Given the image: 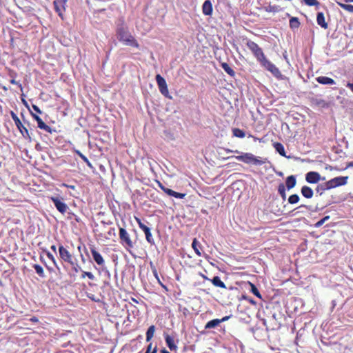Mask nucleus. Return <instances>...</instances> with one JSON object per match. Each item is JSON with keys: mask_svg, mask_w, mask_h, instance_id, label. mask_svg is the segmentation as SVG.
<instances>
[{"mask_svg": "<svg viewBox=\"0 0 353 353\" xmlns=\"http://www.w3.org/2000/svg\"><path fill=\"white\" fill-rule=\"evenodd\" d=\"M324 104L325 103V101L323 100H321L319 102H318V104L319 105H321V104Z\"/></svg>", "mask_w": 353, "mask_h": 353, "instance_id": "obj_55", "label": "nucleus"}, {"mask_svg": "<svg viewBox=\"0 0 353 353\" xmlns=\"http://www.w3.org/2000/svg\"><path fill=\"white\" fill-rule=\"evenodd\" d=\"M348 176H337L325 182V189H332L347 183Z\"/></svg>", "mask_w": 353, "mask_h": 353, "instance_id": "obj_7", "label": "nucleus"}, {"mask_svg": "<svg viewBox=\"0 0 353 353\" xmlns=\"http://www.w3.org/2000/svg\"><path fill=\"white\" fill-rule=\"evenodd\" d=\"M119 236L121 244L128 250L133 248L134 243L130 234L123 228H119Z\"/></svg>", "mask_w": 353, "mask_h": 353, "instance_id": "obj_3", "label": "nucleus"}, {"mask_svg": "<svg viewBox=\"0 0 353 353\" xmlns=\"http://www.w3.org/2000/svg\"><path fill=\"white\" fill-rule=\"evenodd\" d=\"M316 22L323 29L328 28V24L325 21V16L323 12H318L316 16Z\"/></svg>", "mask_w": 353, "mask_h": 353, "instance_id": "obj_17", "label": "nucleus"}, {"mask_svg": "<svg viewBox=\"0 0 353 353\" xmlns=\"http://www.w3.org/2000/svg\"><path fill=\"white\" fill-rule=\"evenodd\" d=\"M32 108H33V110H34L37 113H38V114H41V113H42L41 110H40V108H39L37 105H32Z\"/></svg>", "mask_w": 353, "mask_h": 353, "instance_id": "obj_46", "label": "nucleus"}, {"mask_svg": "<svg viewBox=\"0 0 353 353\" xmlns=\"http://www.w3.org/2000/svg\"><path fill=\"white\" fill-rule=\"evenodd\" d=\"M325 183H324L323 184H320V185H317V187L316 188V191L317 192H319L320 194H322L323 192L328 190V189H325Z\"/></svg>", "mask_w": 353, "mask_h": 353, "instance_id": "obj_39", "label": "nucleus"}, {"mask_svg": "<svg viewBox=\"0 0 353 353\" xmlns=\"http://www.w3.org/2000/svg\"><path fill=\"white\" fill-rule=\"evenodd\" d=\"M155 79L160 92L164 97L171 99V97L169 95V90L165 79L160 74H157Z\"/></svg>", "mask_w": 353, "mask_h": 353, "instance_id": "obj_8", "label": "nucleus"}, {"mask_svg": "<svg viewBox=\"0 0 353 353\" xmlns=\"http://www.w3.org/2000/svg\"><path fill=\"white\" fill-rule=\"evenodd\" d=\"M345 3L353 2V0H344Z\"/></svg>", "mask_w": 353, "mask_h": 353, "instance_id": "obj_56", "label": "nucleus"}, {"mask_svg": "<svg viewBox=\"0 0 353 353\" xmlns=\"http://www.w3.org/2000/svg\"><path fill=\"white\" fill-rule=\"evenodd\" d=\"M330 216H325V217H323V218L322 219V220H323V221H325V222L326 221L329 220V219H330Z\"/></svg>", "mask_w": 353, "mask_h": 353, "instance_id": "obj_52", "label": "nucleus"}, {"mask_svg": "<svg viewBox=\"0 0 353 353\" xmlns=\"http://www.w3.org/2000/svg\"><path fill=\"white\" fill-rule=\"evenodd\" d=\"M30 321L32 323H38L39 322V319L36 316H32L30 319Z\"/></svg>", "mask_w": 353, "mask_h": 353, "instance_id": "obj_49", "label": "nucleus"}, {"mask_svg": "<svg viewBox=\"0 0 353 353\" xmlns=\"http://www.w3.org/2000/svg\"><path fill=\"white\" fill-rule=\"evenodd\" d=\"M152 344L150 343L147 347V350H146L145 353H157V346H155L152 350Z\"/></svg>", "mask_w": 353, "mask_h": 353, "instance_id": "obj_41", "label": "nucleus"}, {"mask_svg": "<svg viewBox=\"0 0 353 353\" xmlns=\"http://www.w3.org/2000/svg\"><path fill=\"white\" fill-rule=\"evenodd\" d=\"M325 223V221H323L322 220V219L321 220H319V221H317L315 224H314V227L315 228H320L321 226H322L323 225V223Z\"/></svg>", "mask_w": 353, "mask_h": 353, "instance_id": "obj_45", "label": "nucleus"}, {"mask_svg": "<svg viewBox=\"0 0 353 353\" xmlns=\"http://www.w3.org/2000/svg\"><path fill=\"white\" fill-rule=\"evenodd\" d=\"M220 323H221V321H219V319H215L208 321L205 324V329L214 328V327H217Z\"/></svg>", "mask_w": 353, "mask_h": 353, "instance_id": "obj_27", "label": "nucleus"}, {"mask_svg": "<svg viewBox=\"0 0 353 353\" xmlns=\"http://www.w3.org/2000/svg\"><path fill=\"white\" fill-rule=\"evenodd\" d=\"M51 250H53L54 252H56L57 251V247L55 245H52L51 247H50Z\"/></svg>", "mask_w": 353, "mask_h": 353, "instance_id": "obj_51", "label": "nucleus"}, {"mask_svg": "<svg viewBox=\"0 0 353 353\" xmlns=\"http://www.w3.org/2000/svg\"><path fill=\"white\" fill-rule=\"evenodd\" d=\"M50 199L53 202L57 210L61 214H65L68 210V205L62 201V199H61L59 197L52 196Z\"/></svg>", "mask_w": 353, "mask_h": 353, "instance_id": "obj_11", "label": "nucleus"}, {"mask_svg": "<svg viewBox=\"0 0 353 353\" xmlns=\"http://www.w3.org/2000/svg\"><path fill=\"white\" fill-rule=\"evenodd\" d=\"M301 194L306 199H311L314 194L312 189L307 185H304L301 188Z\"/></svg>", "mask_w": 353, "mask_h": 353, "instance_id": "obj_20", "label": "nucleus"}, {"mask_svg": "<svg viewBox=\"0 0 353 353\" xmlns=\"http://www.w3.org/2000/svg\"><path fill=\"white\" fill-rule=\"evenodd\" d=\"M299 201V196L298 194H292L288 198V202L290 204H295V203H298Z\"/></svg>", "mask_w": 353, "mask_h": 353, "instance_id": "obj_37", "label": "nucleus"}, {"mask_svg": "<svg viewBox=\"0 0 353 353\" xmlns=\"http://www.w3.org/2000/svg\"><path fill=\"white\" fill-rule=\"evenodd\" d=\"M155 332V326L150 325L146 332V341H150L152 338L154 336V334Z\"/></svg>", "mask_w": 353, "mask_h": 353, "instance_id": "obj_29", "label": "nucleus"}, {"mask_svg": "<svg viewBox=\"0 0 353 353\" xmlns=\"http://www.w3.org/2000/svg\"><path fill=\"white\" fill-rule=\"evenodd\" d=\"M152 272L154 274V276L156 277V279L160 282L159 281V276H158V272H157V270L155 268H154L152 269Z\"/></svg>", "mask_w": 353, "mask_h": 353, "instance_id": "obj_47", "label": "nucleus"}, {"mask_svg": "<svg viewBox=\"0 0 353 353\" xmlns=\"http://www.w3.org/2000/svg\"><path fill=\"white\" fill-rule=\"evenodd\" d=\"M245 45L265 69L270 72L276 77L281 75L279 69L266 58L262 48L256 43L248 39Z\"/></svg>", "mask_w": 353, "mask_h": 353, "instance_id": "obj_1", "label": "nucleus"}, {"mask_svg": "<svg viewBox=\"0 0 353 353\" xmlns=\"http://www.w3.org/2000/svg\"><path fill=\"white\" fill-rule=\"evenodd\" d=\"M192 247L198 256H201L202 255L201 252V245L196 238H194L192 241Z\"/></svg>", "mask_w": 353, "mask_h": 353, "instance_id": "obj_23", "label": "nucleus"}, {"mask_svg": "<svg viewBox=\"0 0 353 353\" xmlns=\"http://www.w3.org/2000/svg\"><path fill=\"white\" fill-rule=\"evenodd\" d=\"M77 250L80 252L81 251V245L77 247Z\"/></svg>", "mask_w": 353, "mask_h": 353, "instance_id": "obj_59", "label": "nucleus"}, {"mask_svg": "<svg viewBox=\"0 0 353 353\" xmlns=\"http://www.w3.org/2000/svg\"><path fill=\"white\" fill-rule=\"evenodd\" d=\"M305 180L309 183H317L321 180V175L317 172L310 171L306 174Z\"/></svg>", "mask_w": 353, "mask_h": 353, "instance_id": "obj_15", "label": "nucleus"}, {"mask_svg": "<svg viewBox=\"0 0 353 353\" xmlns=\"http://www.w3.org/2000/svg\"><path fill=\"white\" fill-rule=\"evenodd\" d=\"M165 343L170 350H176L177 349V346L174 343V338L170 336L169 334H166L165 336Z\"/></svg>", "mask_w": 353, "mask_h": 353, "instance_id": "obj_21", "label": "nucleus"}, {"mask_svg": "<svg viewBox=\"0 0 353 353\" xmlns=\"http://www.w3.org/2000/svg\"><path fill=\"white\" fill-rule=\"evenodd\" d=\"M235 159L245 163H252L256 165H261L265 163L260 158L255 157L252 153H244L241 155L236 156Z\"/></svg>", "mask_w": 353, "mask_h": 353, "instance_id": "obj_4", "label": "nucleus"}, {"mask_svg": "<svg viewBox=\"0 0 353 353\" xmlns=\"http://www.w3.org/2000/svg\"><path fill=\"white\" fill-rule=\"evenodd\" d=\"M61 185L64 186V187H66V188H70V189H72V190L75 189V186L73 185H68L66 183H63Z\"/></svg>", "mask_w": 353, "mask_h": 353, "instance_id": "obj_48", "label": "nucleus"}, {"mask_svg": "<svg viewBox=\"0 0 353 353\" xmlns=\"http://www.w3.org/2000/svg\"><path fill=\"white\" fill-rule=\"evenodd\" d=\"M161 353H170V352H168L167 350H165V349H163V350H161Z\"/></svg>", "mask_w": 353, "mask_h": 353, "instance_id": "obj_53", "label": "nucleus"}, {"mask_svg": "<svg viewBox=\"0 0 353 353\" xmlns=\"http://www.w3.org/2000/svg\"><path fill=\"white\" fill-rule=\"evenodd\" d=\"M302 207L307 208V205H301L299 208H302Z\"/></svg>", "mask_w": 353, "mask_h": 353, "instance_id": "obj_58", "label": "nucleus"}, {"mask_svg": "<svg viewBox=\"0 0 353 353\" xmlns=\"http://www.w3.org/2000/svg\"><path fill=\"white\" fill-rule=\"evenodd\" d=\"M296 183V177L294 175H290L286 178L285 185L288 190L293 188Z\"/></svg>", "mask_w": 353, "mask_h": 353, "instance_id": "obj_22", "label": "nucleus"}, {"mask_svg": "<svg viewBox=\"0 0 353 353\" xmlns=\"http://www.w3.org/2000/svg\"><path fill=\"white\" fill-rule=\"evenodd\" d=\"M305 3L309 6H319V2L317 0H303Z\"/></svg>", "mask_w": 353, "mask_h": 353, "instance_id": "obj_38", "label": "nucleus"}, {"mask_svg": "<svg viewBox=\"0 0 353 353\" xmlns=\"http://www.w3.org/2000/svg\"><path fill=\"white\" fill-rule=\"evenodd\" d=\"M212 4L210 0L204 1L202 6V12L206 16H210L212 14Z\"/></svg>", "mask_w": 353, "mask_h": 353, "instance_id": "obj_16", "label": "nucleus"}, {"mask_svg": "<svg viewBox=\"0 0 353 353\" xmlns=\"http://www.w3.org/2000/svg\"><path fill=\"white\" fill-rule=\"evenodd\" d=\"M159 187L168 195L174 196L177 199H183L185 196V194L175 192L170 188H165L160 182H158Z\"/></svg>", "mask_w": 353, "mask_h": 353, "instance_id": "obj_13", "label": "nucleus"}, {"mask_svg": "<svg viewBox=\"0 0 353 353\" xmlns=\"http://www.w3.org/2000/svg\"><path fill=\"white\" fill-rule=\"evenodd\" d=\"M33 268H34L36 272L37 273V274L39 276H41V277L45 276L43 269L40 265L34 264V265H33Z\"/></svg>", "mask_w": 353, "mask_h": 353, "instance_id": "obj_33", "label": "nucleus"}, {"mask_svg": "<svg viewBox=\"0 0 353 353\" xmlns=\"http://www.w3.org/2000/svg\"><path fill=\"white\" fill-rule=\"evenodd\" d=\"M243 299L246 300L248 302H249L250 304H252L253 305H255L256 304V302L253 299H252L250 297H248L246 296H243Z\"/></svg>", "mask_w": 353, "mask_h": 353, "instance_id": "obj_43", "label": "nucleus"}, {"mask_svg": "<svg viewBox=\"0 0 353 353\" xmlns=\"http://www.w3.org/2000/svg\"><path fill=\"white\" fill-rule=\"evenodd\" d=\"M229 319H230L229 316H225L223 317L221 319H219V321H221V323H222V322H225V321H228Z\"/></svg>", "mask_w": 353, "mask_h": 353, "instance_id": "obj_50", "label": "nucleus"}, {"mask_svg": "<svg viewBox=\"0 0 353 353\" xmlns=\"http://www.w3.org/2000/svg\"><path fill=\"white\" fill-rule=\"evenodd\" d=\"M117 39L126 46H130L136 48H139V44L136 39L128 31L123 28H119L117 32Z\"/></svg>", "mask_w": 353, "mask_h": 353, "instance_id": "obj_2", "label": "nucleus"}, {"mask_svg": "<svg viewBox=\"0 0 353 353\" xmlns=\"http://www.w3.org/2000/svg\"><path fill=\"white\" fill-rule=\"evenodd\" d=\"M290 27L292 30L298 29L300 26V21L298 17H293L289 21Z\"/></svg>", "mask_w": 353, "mask_h": 353, "instance_id": "obj_26", "label": "nucleus"}, {"mask_svg": "<svg viewBox=\"0 0 353 353\" xmlns=\"http://www.w3.org/2000/svg\"><path fill=\"white\" fill-rule=\"evenodd\" d=\"M316 81L319 83L323 85H334L335 84V81L330 77L325 76H320L316 78Z\"/></svg>", "mask_w": 353, "mask_h": 353, "instance_id": "obj_18", "label": "nucleus"}, {"mask_svg": "<svg viewBox=\"0 0 353 353\" xmlns=\"http://www.w3.org/2000/svg\"><path fill=\"white\" fill-rule=\"evenodd\" d=\"M10 81L12 84L17 85L21 88V90H22L21 84L19 82L17 81L15 79H11Z\"/></svg>", "mask_w": 353, "mask_h": 353, "instance_id": "obj_44", "label": "nucleus"}, {"mask_svg": "<svg viewBox=\"0 0 353 353\" xmlns=\"http://www.w3.org/2000/svg\"><path fill=\"white\" fill-rule=\"evenodd\" d=\"M337 4L343 10L349 12H353V5L346 4L341 2H337Z\"/></svg>", "mask_w": 353, "mask_h": 353, "instance_id": "obj_31", "label": "nucleus"}, {"mask_svg": "<svg viewBox=\"0 0 353 353\" xmlns=\"http://www.w3.org/2000/svg\"><path fill=\"white\" fill-rule=\"evenodd\" d=\"M273 147L275 150L282 157H286L284 146L279 142H275L273 143Z\"/></svg>", "mask_w": 353, "mask_h": 353, "instance_id": "obj_24", "label": "nucleus"}, {"mask_svg": "<svg viewBox=\"0 0 353 353\" xmlns=\"http://www.w3.org/2000/svg\"><path fill=\"white\" fill-rule=\"evenodd\" d=\"M59 254L60 259L68 264L76 259L70 252L68 247L63 246V245H59Z\"/></svg>", "mask_w": 353, "mask_h": 353, "instance_id": "obj_6", "label": "nucleus"}, {"mask_svg": "<svg viewBox=\"0 0 353 353\" xmlns=\"http://www.w3.org/2000/svg\"><path fill=\"white\" fill-rule=\"evenodd\" d=\"M74 152L89 166L92 167V164L88 159L79 150H75Z\"/></svg>", "mask_w": 353, "mask_h": 353, "instance_id": "obj_32", "label": "nucleus"}, {"mask_svg": "<svg viewBox=\"0 0 353 353\" xmlns=\"http://www.w3.org/2000/svg\"><path fill=\"white\" fill-rule=\"evenodd\" d=\"M81 257L82 261L84 262L85 261V259H84V257H83V256L82 254L81 255Z\"/></svg>", "mask_w": 353, "mask_h": 353, "instance_id": "obj_57", "label": "nucleus"}, {"mask_svg": "<svg viewBox=\"0 0 353 353\" xmlns=\"http://www.w3.org/2000/svg\"><path fill=\"white\" fill-rule=\"evenodd\" d=\"M135 221H137L139 227L143 230L145 233L146 241L151 245L154 244V240L152 237V233L150 232V228L145 225L143 223H142L141 220L138 217H134Z\"/></svg>", "mask_w": 353, "mask_h": 353, "instance_id": "obj_9", "label": "nucleus"}, {"mask_svg": "<svg viewBox=\"0 0 353 353\" xmlns=\"http://www.w3.org/2000/svg\"><path fill=\"white\" fill-rule=\"evenodd\" d=\"M67 0H54L53 2L54 10L58 15L63 19V13L65 11Z\"/></svg>", "mask_w": 353, "mask_h": 353, "instance_id": "obj_10", "label": "nucleus"}, {"mask_svg": "<svg viewBox=\"0 0 353 353\" xmlns=\"http://www.w3.org/2000/svg\"><path fill=\"white\" fill-rule=\"evenodd\" d=\"M46 255H47L48 258L50 260H51L53 262L54 265L58 268L57 263L54 256L48 251H46Z\"/></svg>", "mask_w": 353, "mask_h": 353, "instance_id": "obj_40", "label": "nucleus"}, {"mask_svg": "<svg viewBox=\"0 0 353 353\" xmlns=\"http://www.w3.org/2000/svg\"><path fill=\"white\" fill-rule=\"evenodd\" d=\"M69 265L71 266L72 272L76 274L82 271L77 259L72 261V263H70Z\"/></svg>", "mask_w": 353, "mask_h": 353, "instance_id": "obj_28", "label": "nucleus"}, {"mask_svg": "<svg viewBox=\"0 0 353 353\" xmlns=\"http://www.w3.org/2000/svg\"><path fill=\"white\" fill-rule=\"evenodd\" d=\"M278 192L283 200L286 198L285 188L283 183L279 184L278 187Z\"/></svg>", "mask_w": 353, "mask_h": 353, "instance_id": "obj_35", "label": "nucleus"}, {"mask_svg": "<svg viewBox=\"0 0 353 353\" xmlns=\"http://www.w3.org/2000/svg\"><path fill=\"white\" fill-rule=\"evenodd\" d=\"M85 277H88L90 280H94L95 276L94 274L90 272H85V271H81V278L82 279H85Z\"/></svg>", "mask_w": 353, "mask_h": 353, "instance_id": "obj_36", "label": "nucleus"}, {"mask_svg": "<svg viewBox=\"0 0 353 353\" xmlns=\"http://www.w3.org/2000/svg\"><path fill=\"white\" fill-rule=\"evenodd\" d=\"M205 279H208L212 282V283L216 286L223 289H226V285L225 283L221 280L220 277L218 276H214L212 279H209L206 276H204Z\"/></svg>", "mask_w": 353, "mask_h": 353, "instance_id": "obj_19", "label": "nucleus"}, {"mask_svg": "<svg viewBox=\"0 0 353 353\" xmlns=\"http://www.w3.org/2000/svg\"><path fill=\"white\" fill-rule=\"evenodd\" d=\"M251 287V292L258 298L262 299L261 294L259 292V290L256 287V285L252 283H249Z\"/></svg>", "mask_w": 353, "mask_h": 353, "instance_id": "obj_34", "label": "nucleus"}, {"mask_svg": "<svg viewBox=\"0 0 353 353\" xmlns=\"http://www.w3.org/2000/svg\"><path fill=\"white\" fill-rule=\"evenodd\" d=\"M10 115H11V117H12V120L14 121V123H15L17 128H18V130H19L20 133L21 134L22 137L24 139L30 141L31 140V137H30V135L29 134L28 130L27 129L26 127H25L22 124V123L20 121V119L18 117V116L13 111H11Z\"/></svg>", "mask_w": 353, "mask_h": 353, "instance_id": "obj_5", "label": "nucleus"}, {"mask_svg": "<svg viewBox=\"0 0 353 353\" xmlns=\"http://www.w3.org/2000/svg\"><path fill=\"white\" fill-rule=\"evenodd\" d=\"M8 75L11 79H16V77H17V72L11 69L8 70Z\"/></svg>", "mask_w": 353, "mask_h": 353, "instance_id": "obj_42", "label": "nucleus"}, {"mask_svg": "<svg viewBox=\"0 0 353 353\" xmlns=\"http://www.w3.org/2000/svg\"><path fill=\"white\" fill-rule=\"evenodd\" d=\"M90 252L92 255L93 259L99 266H103L105 264V261L101 254L96 250V248L93 245L90 247Z\"/></svg>", "mask_w": 353, "mask_h": 353, "instance_id": "obj_14", "label": "nucleus"}, {"mask_svg": "<svg viewBox=\"0 0 353 353\" xmlns=\"http://www.w3.org/2000/svg\"><path fill=\"white\" fill-rule=\"evenodd\" d=\"M30 114L33 117V119L37 122V126L39 128L49 133L52 132L51 127L45 123V122L37 114H34L31 112Z\"/></svg>", "mask_w": 353, "mask_h": 353, "instance_id": "obj_12", "label": "nucleus"}, {"mask_svg": "<svg viewBox=\"0 0 353 353\" xmlns=\"http://www.w3.org/2000/svg\"><path fill=\"white\" fill-rule=\"evenodd\" d=\"M232 134L233 136L238 137V138H244L245 136V133L243 130H242L240 128H233L232 129Z\"/></svg>", "mask_w": 353, "mask_h": 353, "instance_id": "obj_30", "label": "nucleus"}, {"mask_svg": "<svg viewBox=\"0 0 353 353\" xmlns=\"http://www.w3.org/2000/svg\"><path fill=\"white\" fill-rule=\"evenodd\" d=\"M221 66L228 75H230L232 77H234L235 76L234 70L227 63H221Z\"/></svg>", "mask_w": 353, "mask_h": 353, "instance_id": "obj_25", "label": "nucleus"}, {"mask_svg": "<svg viewBox=\"0 0 353 353\" xmlns=\"http://www.w3.org/2000/svg\"><path fill=\"white\" fill-rule=\"evenodd\" d=\"M132 301L135 303H138L139 301L135 299V298H132Z\"/></svg>", "mask_w": 353, "mask_h": 353, "instance_id": "obj_54", "label": "nucleus"}]
</instances>
